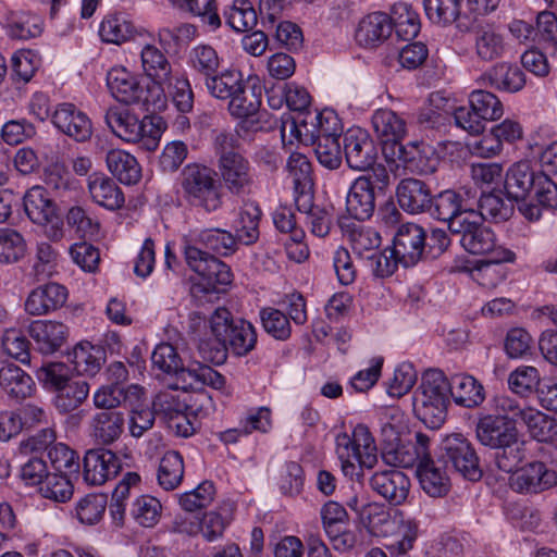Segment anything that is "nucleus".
<instances>
[{
  "instance_id": "obj_50",
  "label": "nucleus",
  "mask_w": 557,
  "mask_h": 557,
  "mask_svg": "<svg viewBox=\"0 0 557 557\" xmlns=\"http://www.w3.org/2000/svg\"><path fill=\"white\" fill-rule=\"evenodd\" d=\"M189 64L206 83L219 72L221 61L214 48L209 45H199L190 50Z\"/></svg>"
},
{
  "instance_id": "obj_6",
  "label": "nucleus",
  "mask_w": 557,
  "mask_h": 557,
  "mask_svg": "<svg viewBox=\"0 0 557 557\" xmlns=\"http://www.w3.org/2000/svg\"><path fill=\"white\" fill-rule=\"evenodd\" d=\"M182 187L187 201L207 212H214L222 207L221 185L215 180V172L205 165L189 164L182 173Z\"/></svg>"
},
{
  "instance_id": "obj_24",
  "label": "nucleus",
  "mask_w": 557,
  "mask_h": 557,
  "mask_svg": "<svg viewBox=\"0 0 557 557\" xmlns=\"http://www.w3.org/2000/svg\"><path fill=\"white\" fill-rule=\"evenodd\" d=\"M370 485L391 505L396 506L407 499L410 480L403 471L389 469L375 472L370 479Z\"/></svg>"
},
{
  "instance_id": "obj_40",
  "label": "nucleus",
  "mask_w": 557,
  "mask_h": 557,
  "mask_svg": "<svg viewBox=\"0 0 557 557\" xmlns=\"http://www.w3.org/2000/svg\"><path fill=\"white\" fill-rule=\"evenodd\" d=\"M389 18L392 20V30H395L399 39L408 41L418 36L421 27L420 18L408 3L394 4Z\"/></svg>"
},
{
  "instance_id": "obj_41",
  "label": "nucleus",
  "mask_w": 557,
  "mask_h": 557,
  "mask_svg": "<svg viewBox=\"0 0 557 557\" xmlns=\"http://www.w3.org/2000/svg\"><path fill=\"white\" fill-rule=\"evenodd\" d=\"M53 404L61 413L76 410L89 395V384L84 380L72 379L54 393Z\"/></svg>"
},
{
  "instance_id": "obj_55",
  "label": "nucleus",
  "mask_w": 557,
  "mask_h": 557,
  "mask_svg": "<svg viewBox=\"0 0 557 557\" xmlns=\"http://www.w3.org/2000/svg\"><path fill=\"white\" fill-rule=\"evenodd\" d=\"M224 16L226 23L236 32H247L257 24V13L248 0H234Z\"/></svg>"
},
{
  "instance_id": "obj_49",
  "label": "nucleus",
  "mask_w": 557,
  "mask_h": 557,
  "mask_svg": "<svg viewBox=\"0 0 557 557\" xmlns=\"http://www.w3.org/2000/svg\"><path fill=\"white\" fill-rule=\"evenodd\" d=\"M107 504L104 494H87L76 503L73 516L82 524H97L103 517Z\"/></svg>"
},
{
  "instance_id": "obj_26",
  "label": "nucleus",
  "mask_w": 557,
  "mask_h": 557,
  "mask_svg": "<svg viewBox=\"0 0 557 557\" xmlns=\"http://www.w3.org/2000/svg\"><path fill=\"white\" fill-rule=\"evenodd\" d=\"M430 438L428 435L417 432L414 440H403L396 449L384 461L388 465L403 468H411L425 463L430 458Z\"/></svg>"
},
{
  "instance_id": "obj_31",
  "label": "nucleus",
  "mask_w": 557,
  "mask_h": 557,
  "mask_svg": "<svg viewBox=\"0 0 557 557\" xmlns=\"http://www.w3.org/2000/svg\"><path fill=\"white\" fill-rule=\"evenodd\" d=\"M392 34V20L383 12H373L362 17L356 28L355 39L358 45L374 48Z\"/></svg>"
},
{
  "instance_id": "obj_27",
  "label": "nucleus",
  "mask_w": 557,
  "mask_h": 557,
  "mask_svg": "<svg viewBox=\"0 0 557 557\" xmlns=\"http://www.w3.org/2000/svg\"><path fill=\"white\" fill-rule=\"evenodd\" d=\"M479 82L499 91L518 92L525 85V75L518 65L499 62L486 70Z\"/></svg>"
},
{
  "instance_id": "obj_37",
  "label": "nucleus",
  "mask_w": 557,
  "mask_h": 557,
  "mask_svg": "<svg viewBox=\"0 0 557 557\" xmlns=\"http://www.w3.org/2000/svg\"><path fill=\"white\" fill-rule=\"evenodd\" d=\"M431 458L418 466L416 470L421 488L431 497H442L446 495L450 487V482L446 470Z\"/></svg>"
},
{
  "instance_id": "obj_34",
  "label": "nucleus",
  "mask_w": 557,
  "mask_h": 557,
  "mask_svg": "<svg viewBox=\"0 0 557 557\" xmlns=\"http://www.w3.org/2000/svg\"><path fill=\"white\" fill-rule=\"evenodd\" d=\"M339 225L347 234L356 256L366 260L377 251L381 245V236L376 231L347 219L341 220Z\"/></svg>"
},
{
  "instance_id": "obj_11",
  "label": "nucleus",
  "mask_w": 557,
  "mask_h": 557,
  "mask_svg": "<svg viewBox=\"0 0 557 557\" xmlns=\"http://www.w3.org/2000/svg\"><path fill=\"white\" fill-rule=\"evenodd\" d=\"M184 256L190 270L202 278L206 292L219 293L232 283L231 268L200 247L188 245Z\"/></svg>"
},
{
  "instance_id": "obj_36",
  "label": "nucleus",
  "mask_w": 557,
  "mask_h": 557,
  "mask_svg": "<svg viewBox=\"0 0 557 557\" xmlns=\"http://www.w3.org/2000/svg\"><path fill=\"white\" fill-rule=\"evenodd\" d=\"M109 172L122 184L135 185L141 178V166L129 152L112 149L106 156Z\"/></svg>"
},
{
  "instance_id": "obj_61",
  "label": "nucleus",
  "mask_w": 557,
  "mask_h": 557,
  "mask_svg": "<svg viewBox=\"0 0 557 557\" xmlns=\"http://www.w3.org/2000/svg\"><path fill=\"white\" fill-rule=\"evenodd\" d=\"M214 494L213 483L203 481L193 491L182 494L180 496V505L185 511L194 512L208 507L212 503Z\"/></svg>"
},
{
  "instance_id": "obj_47",
  "label": "nucleus",
  "mask_w": 557,
  "mask_h": 557,
  "mask_svg": "<svg viewBox=\"0 0 557 557\" xmlns=\"http://www.w3.org/2000/svg\"><path fill=\"white\" fill-rule=\"evenodd\" d=\"M520 419L531 436L539 442H547L557 435L556 421L537 409L525 407Z\"/></svg>"
},
{
  "instance_id": "obj_8",
  "label": "nucleus",
  "mask_w": 557,
  "mask_h": 557,
  "mask_svg": "<svg viewBox=\"0 0 557 557\" xmlns=\"http://www.w3.org/2000/svg\"><path fill=\"white\" fill-rule=\"evenodd\" d=\"M104 120L112 133L122 140L140 144L148 151L157 148L156 117L145 116L139 120L127 109L112 107L107 111Z\"/></svg>"
},
{
  "instance_id": "obj_1",
  "label": "nucleus",
  "mask_w": 557,
  "mask_h": 557,
  "mask_svg": "<svg viewBox=\"0 0 557 557\" xmlns=\"http://www.w3.org/2000/svg\"><path fill=\"white\" fill-rule=\"evenodd\" d=\"M449 380L438 369L425 371L412 396L417 418L432 430L440 429L446 420L449 404Z\"/></svg>"
},
{
  "instance_id": "obj_42",
  "label": "nucleus",
  "mask_w": 557,
  "mask_h": 557,
  "mask_svg": "<svg viewBox=\"0 0 557 557\" xmlns=\"http://www.w3.org/2000/svg\"><path fill=\"white\" fill-rule=\"evenodd\" d=\"M261 106V88L249 86L247 82L228 100V112L237 119H248L258 113Z\"/></svg>"
},
{
  "instance_id": "obj_29",
  "label": "nucleus",
  "mask_w": 557,
  "mask_h": 557,
  "mask_svg": "<svg viewBox=\"0 0 557 557\" xmlns=\"http://www.w3.org/2000/svg\"><path fill=\"white\" fill-rule=\"evenodd\" d=\"M28 335L34 339L41 354L51 355L65 344L69 327L57 321L37 320L28 325Z\"/></svg>"
},
{
  "instance_id": "obj_7",
  "label": "nucleus",
  "mask_w": 557,
  "mask_h": 557,
  "mask_svg": "<svg viewBox=\"0 0 557 557\" xmlns=\"http://www.w3.org/2000/svg\"><path fill=\"white\" fill-rule=\"evenodd\" d=\"M209 323L212 336L223 337L228 350L235 356H246L256 347L255 326L244 319H235L225 307L216 308Z\"/></svg>"
},
{
  "instance_id": "obj_44",
  "label": "nucleus",
  "mask_w": 557,
  "mask_h": 557,
  "mask_svg": "<svg viewBox=\"0 0 557 557\" xmlns=\"http://www.w3.org/2000/svg\"><path fill=\"white\" fill-rule=\"evenodd\" d=\"M261 210L255 202L246 203L238 215L235 225V238L237 244L251 245L259 238V221Z\"/></svg>"
},
{
  "instance_id": "obj_9",
  "label": "nucleus",
  "mask_w": 557,
  "mask_h": 557,
  "mask_svg": "<svg viewBox=\"0 0 557 557\" xmlns=\"http://www.w3.org/2000/svg\"><path fill=\"white\" fill-rule=\"evenodd\" d=\"M441 461L462 478L476 482L482 478L479 457L471 442L460 433L448 435L442 443Z\"/></svg>"
},
{
  "instance_id": "obj_51",
  "label": "nucleus",
  "mask_w": 557,
  "mask_h": 557,
  "mask_svg": "<svg viewBox=\"0 0 557 557\" xmlns=\"http://www.w3.org/2000/svg\"><path fill=\"white\" fill-rule=\"evenodd\" d=\"M494 462L503 472L512 473L525 457L524 442L520 441L519 435L497 447Z\"/></svg>"
},
{
  "instance_id": "obj_23",
  "label": "nucleus",
  "mask_w": 557,
  "mask_h": 557,
  "mask_svg": "<svg viewBox=\"0 0 557 557\" xmlns=\"http://www.w3.org/2000/svg\"><path fill=\"white\" fill-rule=\"evenodd\" d=\"M475 57L483 62H492L503 58L507 50L504 35L493 25L476 24L471 30Z\"/></svg>"
},
{
  "instance_id": "obj_22",
  "label": "nucleus",
  "mask_w": 557,
  "mask_h": 557,
  "mask_svg": "<svg viewBox=\"0 0 557 557\" xmlns=\"http://www.w3.org/2000/svg\"><path fill=\"white\" fill-rule=\"evenodd\" d=\"M125 420L121 410H101L89 420L88 435L98 445H110L123 434Z\"/></svg>"
},
{
  "instance_id": "obj_59",
  "label": "nucleus",
  "mask_w": 557,
  "mask_h": 557,
  "mask_svg": "<svg viewBox=\"0 0 557 557\" xmlns=\"http://www.w3.org/2000/svg\"><path fill=\"white\" fill-rule=\"evenodd\" d=\"M41 21L36 15L22 14L12 17L7 24V34L12 39L27 40L41 34Z\"/></svg>"
},
{
  "instance_id": "obj_57",
  "label": "nucleus",
  "mask_w": 557,
  "mask_h": 557,
  "mask_svg": "<svg viewBox=\"0 0 557 557\" xmlns=\"http://www.w3.org/2000/svg\"><path fill=\"white\" fill-rule=\"evenodd\" d=\"M541 383L539 370L531 366L518 367L508 377L510 389L521 396H528L533 391L536 392Z\"/></svg>"
},
{
  "instance_id": "obj_10",
  "label": "nucleus",
  "mask_w": 557,
  "mask_h": 557,
  "mask_svg": "<svg viewBox=\"0 0 557 557\" xmlns=\"http://www.w3.org/2000/svg\"><path fill=\"white\" fill-rule=\"evenodd\" d=\"M24 211L28 219L45 227L46 235L58 242L63 237V222L54 201L41 186H34L23 197Z\"/></svg>"
},
{
  "instance_id": "obj_63",
  "label": "nucleus",
  "mask_w": 557,
  "mask_h": 557,
  "mask_svg": "<svg viewBox=\"0 0 557 557\" xmlns=\"http://www.w3.org/2000/svg\"><path fill=\"white\" fill-rule=\"evenodd\" d=\"M264 331L278 341H286L290 336L289 319L278 309L264 308L260 311Z\"/></svg>"
},
{
  "instance_id": "obj_3",
  "label": "nucleus",
  "mask_w": 557,
  "mask_h": 557,
  "mask_svg": "<svg viewBox=\"0 0 557 557\" xmlns=\"http://www.w3.org/2000/svg\"><path fill=\"white\" fill-rule=\"evenodd\" d=\"M504 188L511 200H523L533 194L542 206L557 209L556 183L525 161L517 162L507 170Z\"/></svg>"
},
{
  "instance_id": "obj_13",
  "label": "nucleus",
  "mask_w": 557,
  "mask_h": 557,
  "mask_svg": "<svg viewBox=\"0 0 557 557\" xmlns=\"http://www.w3.org/2000/svg\"><path fill=\"white\" fill-rule=\"evenodd\" d=\"M426 232L416 223L400 225L394 236L393 252L405 267L416 265L424 258Z\"/></svg>"
},
{
  "instance_id": "obj_64",
  "label": "nucleus",
  "mask_w": 557,
  "mask_h": 557,
  "mask_svg": "<svg viewBox=\"0 0 557 557\" xmlns=\"http://www.w3.org/2000/svg\"><path fill=\"white\" fill-rule=\"evenodd\" d=\"M38 492L45 498L64 503L72 497L73 486L65 475L49 472Z\"/></svg>"
},
{
  "instance_id": "obj_45",
  "label": "nucleus",
  "mask_w": 557,
  "mask_h": 557,
  "mask_svg": "<svg viewBox=\"0 0 557 557\" xmlns=\"http://www.w3.org/2000/svg\"><path fill=\"white\" fill-rule=\"evenodd\" d=\"M69 360L78 374L95 375L102 364V351L88 342L79 343L69 354Z\"/></svg>"
},
{
  "instance_id": "obj_54",
  "label": "nucleus",
  "mask_w": 557,
  "mask_h": 557,
  "mask_svg": "<svg viewBox=\"0 0 557 557\" xmlns=\"http://www.w3.org/2000/svg\"><path fill=\"white\" fill-rule=\"evenodd\" d=\"M461 1L462 0H423L425 15L434 24H451L460 14Z\"/></svg>"
},
{
  "instance_id": "obj_53",
  "label": "nucleus",
  "mask_w": 557,
  "mask_h": 557,
  "mask_svg": "<svg viewBox=\"0 0 557 557\" xmlns=\"http://www.w3.org/2000/svg\"><path fill=\"white\" fill-rule=\"evenodd\" d=\"M161 510V503L156 497L141 495L133 502L129 513L141 527L151 528L158 523Z\"/></svg>"
},
{
  "instance_id": "obj_4",
  "label": "nucleus",
  "mask_w": 557,
  "mask_h": 557,
  "mask_svg": "<svg viewBox=\"0 0 557 557\" xmlns=\"http://www.w3.org/2000/svg\"><path fill=\"white\" fill-rule=\"evenodd\" d=\"M391 185L387 169L380 164L357 177L349 186L346 210L357 221L369 220L375 211V201L384 197Z\"/></svg>"
},
{
  "instance_id": "obj_15",
  "label": "nucleus",
  "mask_w": 557,
  "mask_h": 557,
  "mask_svg": "<svg viewBox=\"0 0 557 557\" xmlns=\"http://www.w3.org/2000/svg\"><path fill=\"white\" fill-rule=\"evenodd\" d=\"M123 465L115 453L106 448H94L84 456V480L88 485H102L115 478Z\"/></svg>"
},
{
  "instance_id": "obj_5",
  "label": "nucleus",
  "mask_w": 557,
  "mask_h": 557,
  "mask_svg": "<svg viewBox=\"0 0 557 557\" xmlns=\"http://www.w3.org/2000/svg\"><path fill=\"white\" fill-rule=\"evenodd\" d=\"M451 234L460 236V245L472 255H483L494 261H513L516 255L496 244L495 233L483 224L476 211L471 216L453 222Z\"/></svg>"
},
{
  "instance_id": "obj_25",
  "label": "nucleus",
  "mask_w": 557,
  "mask_h": 557,
  "mask_svg": "<svg viewBox=\"0 0 557 557\" xmlns=\"http://www.w3.org/2000/svg\"><path fill=\"white\" fill-rule=\"evenodd\" d=\"M188 245L193 247H200V249L206 248L222 257L233 255L238 248L235 236L231 232L218 227L206 228L198 233L184 236V255H186V248Z\"/></svg>"
},
{
  "instance_id": "obj_28",
  "label": "nucleus",
  "mask_w": 557,
  "mask_h": 557,
  "mask_svg": "<svg viewBox=\"0 0 557 557\" xmlns=\"http://www.w3.org/2000/svg\"><path fill=\"white\" fill-rule=\"evenodd\" d=\"M431 202L428 214L434 219L447 222L450 233L453 222L458 218L471 216L475 211L467 208L463 197L454 189H446L436 195H432Z\"/></svg>"
},
{
  "instance_id": "obj_33",
  "label": "nucleus",
  "mask_w": 557,
  "mask_h": 557,
  "mask_svg": "<svg viewBox=\"0 0 557 557\" xmlns=\"http://www.w3.org/2000/svg\"><path fill=\"white\" fill-rule=\"evenodd\" d=\"M88 190L97 205L110 211L119 210L124 206L125 198L122 189L111 177L102 173L89 175Z\"/></svg>"
},
{
  "instance_id": "obj_52",
  "label": "nucleus",
  "mask_w": 557,
  "mask_h": 557,
  "mask_svg": "<svg viewBox=\"0 0 557 557\" xmlns=\"http://www.w3.org/2000/svg\"><path fill=\"white\" fill-rule=\"evenodd\" d=\"M469 104L484 121L498 120L504 113L502 101L487 90H473L469 96Z\"/></svg>"
},
{
  "instance_id": "obj_18",
  "label": "nucleus",
  "mask_w": 557,
  "mask_h": 557,
  "mask_svg": "<svg viewBox=\"0 0 557 557\" xmlns=\"http://www.w3.org/2000/svg\"><path fill=\"white\" fill-rule=\"evenodd\" d=\"M218 171L224 187L235 196L251 191L255 178L250 162L243 154L218 161Z\"/></svg>"
},
{
  "instance_id": "obj_20",
  "label": "nucleus",
  "mask_w": 557,
  "mask_h": 557,
  "mask_svg": "<svg viewBox=\"0 0 557 557\" xmlns=\"http://www.w3.org/2000/svg\"><path fill=\"white\" fill-rule=\"evenodd\" d=\"M51 120L63 134L76 141L84 143L92 135L90 119L73 103L64 102L55 107Z\"/></svg>"
},
{
  "instance_id": "obj_62",
  "label": "nucleus",
  "mask_w": 557,
  "mask_h": 557,
  "mask_svg": "<svg viewBox=\"0 0 557 557\" xmlns=\"http://www.w3.org/2000/svg\"><path fill=\"white\" fill-rule=\"evenodd\" d=\"M504 262L494 261L493 258L487 257L472 271V278L485 288H495L505 278V271L502 267Z\"/></svg>"
},
{
  "instance_id": "obj_46",
  "label": "nucleus",
  "mask_w": 557,
  "mask_h": 557,
  "mask_svg": "<svg viewBox=\"0 0 557 557\" xmlns=\"http://www.w3.org/2000/svg\"><path fill=\"white\" fill-rule=\"evenodd\" d=\"M246 81L243 74L236 70H227L222 73L214 74L205 85L211 96L230 100L237 91H240Z\"/></svg>"
},
{
  "instance_id": "obj_56",
  "label": "nucleus",
  "mask_w": 557,
  "mask_h": 557,
  "mask_svg": "<svg viewBox=\"0 0 557 557\" xmlns=\"http://www.w3.org/2000/svg\"><path fill=\"white\" fill-rule=\"evenodd\" d=\"M26 252V243L23 236L13 228H0V263H14L20 261Z\"/></svg>"
},
{
  "instance_id": "obj_48",
  "label": "nucleus",
  "mask_w": 557,
  "mask_h": 557,
  "mask_svg": "<svg viewBox=\"0 0 557 557\" xmlns=\"http://www.w3.org/2000/svg\"><path fill=\"white\" fill-rule=\"evenodd\" d=\"M158 483L165 491L175 490L184 476V461L178 451L170 450L160 460Z\"/></svg>"
},
{
  "instance_id": "obj_14",
  "label": "nucleus",
  "mask_w": 557,
  "mask_h": 557,
  "mask_svg": "<svg viewBox=\"0 0 557 557\" xmlns=\"http://www.w3.org/2000/svg\"><path fill=\"white\" fill-rule=\"evenodd\" d=\"M510 487L524 494H536L557 485V473L541 461L530 462L515 470L509 478Z\"/></svg>"
},
{
  "instance_id": "obj_21",
  "label": "nucleus",
  "mask_w": 557,
  "mask_h": 557,
  "mask_svg": "<svg viewBox=\"0 0 557 557\" xmlns=\"http://www.w3.org/2000/svg\"><path fill=\"white\" fill-rule=\"evenodd\" d=\"M432 190L418 178H403L396 188L399 207L409 214H428L431 208Z\"/></svg>"
},
{
  "instance_id": "obj_12",
  "label": "nucleus",
  "mask_w": 557,
  "mask_h": 557,
  "mask_svg": "<svg viewBox=\"0 0 557 557\" xmlns=\"http://www.w3.org/2000/svg\"><path fill=\"white\" fill-rule=\"evenodd\" d=\"M343 147L350 169L368 173L379 165L376 145L364 129L349 128L343 136Z\"/></svg>"
},
{
  "instance_id": "obj_43",
  "label": "nucleus",
  "mask_w": 557,
  "mask_h": 557,
  "mask_svg": "<svg viewBox=\"0 0 557 557\" xmlns=\"http://www.w3.org/2000/svg\"><path fill=\"white\" fill-rule=\"evenodd\" d=\"M144 72L152 81L149 84L162 85L169 81L172 69L166 57L154 46L147 45L141 50Z\"/></svg>"
},
{
  "instance_id": "obj_16",
  "label": "nucleus",
  "mask_w": 557,
  "mask_h": 557,
  "mask_svg": "<svg viewBox=\"0 0 557 557\" xmlns=\"http://www.w3.org/2000/svg\"><path fill=\"white\" fill-rule=\"evenodd\" d=\"M371 123L387 159L391 152L397 149L396 146L401 145V140L407 134V123L400 114L389 109L374 111Z\"/></svg>"
},
{
  "instance_id": "obj_30",
  "label": "nucleus",
  "mask_w": 557,
  "mask_h": 557,
  "mask_svg": "<svg viewBox=\"0 0 557 557\" xmlns=\"http://www.w3.org/2000/svg\"><path fill=\"white\" fill-rule=\"evenodd\" d=\"M67 299V290L58 283H48L30 292L25 310L30 315H44L61 308Z\"/></svg>"
},
{
  "instance_id": "obj_17",
  "label": "nucleus",
  "mask_w": 557,
  "mask_h": 557,
  "mask_svg": "<svg viewBox=\"0 0 557 557\" xmlns=\"http://www.w3.org/2000/svg\"><path fill=\"white\" fill-rule=\"evenodd\" d=\"M396 148L387 160L401 161L406 169L420 175H429L436 171L438 158L430 145L423 141H410Z\"/></svg>"
},
{
  "instance_id": "obj_38",
  "label": "nucleus",
  "mask_w": 557,
  "mask_h": 557,
  "mask_svg": "<svg viewBox=\"0 0 557 557\" xmlns=\"http://www.w3.org/2000/svg\"><path fill=\"white\" fill-rule=\"evenodd\" d=\"M513 201L507 197L504 199L500 191L493 190L483 193L479 199L478 207L481 221L486 220L493 223H500L509 220L515 211Z\"/></svg>"
},
{
  "instance_id": "obj_19",
  "label": "nucleus",
  "mask_w": 557,
  "mask_h": 557,
  "mask_svg": "<svg viewBox=\"0 0 557 557\" xmlns=\"http://www.w3.org/2000/svg\"><path fill=\"white\" fill-rule=\"evenodd\" d=\"M519 435L516 420L503 416L483 414L475 426V436L479 443L488 448H495L508 443Z\"/></svg>"
},
{
  "instance_id": "obj_60",
  "label": "nucleus",
  "mask_w": 557,
  "mask_h": 557,
  "mask_svg": "<svg viewBox=\"0 0 557 557\" xmlns=\"http://www.w3.org/2000/svg\"><path fill=\"white\" fill-rule=\"evenodd\" d=\"M29 345L27 337L14 329L7 330L1 338L3 352L23 364L30 362Z\"/></svg>"
},
{
  "instance_id": "obj_32",
  "label": "nucleus",
  "mask_w": 557,
  "mask_h": 557,
  "mask_svg": "<svg viewBox=\"0 0 557 557\" xmlns=\"http://www.w3.org/2000/svg\"><path fill=\"white\" fill-rule=\"evenodd\" d=\"M287 170L293 182L294 190L297 194L295 199L298 210L306 208L311 201V177L312 166L308 158L301 153H292L287 160Z\"/></svg>"
},
{
  "instance_id": "obj_58",
  "label": "nucleus",
  "mask_w": 557,
  "mask_h": 557,
  "mask_svg": "<svg viewBox=\"0 0 557 557\" xmlns=\"http://www.w3.org/2000/svg\"><path fill=\"white\" fill-rule=\"evenodd\" d=\"M25 458L26 459L21 462L18 478L24 485L37 487L39 490L40 485L49 474L47 461L39 455Z\"/></svg>"
},
{
  "instance_id": "obj_2",
  "label": "nucleus",
  "mask_w": 557,
  "mask_h": 557,
  "mask_svg": "<svg viewBox=\"0 0 557 557\" xmlns=\"http://www.w3.org/2000/svg\"><path fill=\"white\" fill-rule=\"evenodd\" d=\"M107 85L111 95L126 106H137L143 111L151 113L166 107L163 87L140 81L125 67L111 69L107 74Z\"/></svg>"
},
{
  "instance_id": "obj_35",
  "label": "nucleus",
  "mask_w": 557,
  "mask_h": 557,
  "mask_svg": "<svg viewBox=\"0 0 557 557\" xmlns=\"http://www.w3.org/2000/svg\"><path fill=\"white\" fill-rule=\"evenodd\" d=\"M449 395L454 401L465 408H475L485 399L483 385L472 375L456 374L449 381Z\"/></svg>"
},
{
  "instance_id": "obj_39",
  "label": "nucleus",
  "mask_w": 557,
  "mask_h": 557,
  "mask_svg": "<svg viewBox=\"0 0 557 557\" xmlns=\"http://www.w3.org/2000/svg\"><path fill=\"white\" fill-rule=\"evenodd\" d=\"M34 381L20 367L8 363L0 369V387L11 398L25 399L33 393Z\"/></svg>"
}]
</instances>
